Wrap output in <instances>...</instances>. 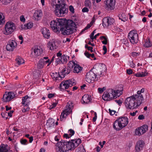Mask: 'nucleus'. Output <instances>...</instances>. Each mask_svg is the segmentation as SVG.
Returning <instances> with one entry per match:
<instances>
[{"label":"nucleus","instance_id":"680f3d73","mask_svg":"<svg viewBox=\"0 0 152 152\" xmlns=\"http://www.w3.org/2000/svg\"><path fill=\"white\" fill-rule=\"evenodd\" d=\"M144 88H142L140 91H138L137 92V94H141L142 93H143L144 92Z\"/></svg>","mask_w":152,"mask_h":152},{"label":"nucleus","instance_id":"6e6552de","mask_svg":"<svg viewBox=\"0 0 152 152\" xmlns=\"http://www.w3.org/2000/svg\"><path fill=\"white\" fill-rule=\"evenodd\" d=\"M42 51V49L39 46H35L31 49V56L36 58L40 55Z\"/></svg>","mask_w":152,"mask_h":152},{"label":"nucleus","instance_id":"6e6d98bb","mask_svg":"<svg viewBox=\"0 0 152 152\" xmlns=\"http://www.w3.org/2000/svg\"><path fill=\"white\" fill-rule=\"evenodd\" d=\"M134 75L137 77H142L144 75H141V73H138L135 74Z\"/></svg>","mask_w":152,"mask_h":152},{"label":"nucleus","instance_id":"e2e57ef3","mask_svg":"<svg viewBox=\"0 0 152 152\" xmlns=\"http://www.w3.org/2000/svg\"><path fill=\"white\" fill-rule=\"evenodd\" d=\"M138 118L140 120H142L145 118V116L143 115H140L138 116Z\"/></svg>","mask_w":152,"mask_h":152},{"label":"nucleus","instance_id":"c9c22d12","mask_svg":"<svg viewBox=\"0 0 152 152\" xmlns=\"http://www.w3.org/2000/svg\"><path fill=\"white\" fill-rule=\"evenodd\" d=\"M40 71L39 70H38L37 72L34 71L33 75L35 79H37L39 78L40 75Z\"/></svg>","mask_w":152,"mask_h":152},{"label":"nucleus","instance_id":"c85d7f7f","mask_svg":"<svg viewBox=\"0 0 152 152\" xmlns=\"http://www.w3.org/2000/svg\"><path fill=\"white\" fill-rule=\"evenodd\" d=\"M9 150L6 146L4 144H1L0 146V152H8Z\"/></svg>","mask_w":152,"mask_h":152},{"label":"nucleus","instance_id":"4be33fe9","mask_svg":"<svg viewBox=\"0 0 152 152\" xmlns=\"http://www.w3.org/2000/svg\"><path fill=\"white\" fill-rule=\"evenodd\" d=\"M82 99L84 103L88 104L91 100V96L88 94L85 95L82 97Z\"/></svg>","mask_w":152,"mask_h":152},{"label":"nucleus","instance_id":"1a4fd4ad","mask_svg":"<svg viewBox=\"0 0 152 152\" xmlns=\"http://www.w3.org/2000/svg\"><path fill=\"white\" fill-rule=\"evenodd\" d=\"M15 96L16 94L13 92H6L3 96L2 100L4 102H7L11 100Z\"/></svg>","mask_w":152,"mask_h":152},{"label":"nucleus","instance_id":"c03bdc74","mask_svg":"<svg viewBox=\"0 0 152 152\" xmlns=\"http://www.w3.org/2000/svg\"><path fill=\"white\" fill-rule=\"evenodd\" d=\"M66 106L72 109L73 107V103L71 102H68L67 103Z\"/></svg>","mask_w":152,"mask_h":152},{"label":"nucleus","instance_id":"3c124183","mask_svg":"<svg viewBox=\"0 0 152 152\" xmlns=\"http://www.w3.org/2000/svg\"><path fill=\"white\" fill-rule=\"evenodd\" d=\"M85 4L86 6H89L91 4L89 0H86Z\"/></svg>","mask_w":152,"mask_h":152},{"label":"nucleus","instance_id":"7c9ffc66","mask_svg":"<svg viewBox=\"0 0 152 152\" xmlns=\"http://www.w3.org/2000/svg\"><path fill=\"white\" fill-rule=\"evenodd\" d=\"M42 15V13L40 10L36 11L34 14V16L35 18H37V20H38V18L40 17Z\"/></svg>","mask_w":152,"mask_h":152},{"label":"nucleus","instance_id":"13d9d810","mask_svg":"<svg viewBox=\"0 0 152 152\" xmlns=\"http://www.w3.org/2000/svg\"><path fill=\"white\" fill-rule=\"evenodd\" d=\"M72 109L70 108L69 107V108L68 107L66 106L65 110L70 113L72 112Z\"/></svg>","mask_w":152,"mask_h":152},{"label":"nucleus","instance_id":"f257e3e1","mask_svg":"<svg viewBox=\"0 0 152 152\" xmlns=\"http://www.w3.org/2000/svg\"><path fill=\"white\" fill-rule=\"evenodd\" d=\"M51 27L54 32L59 33L61 31L64 35H69L73 33L76 30V25L72 20L57 18L50 23Z\"/></svg>","mask_w":152,"mask_h":152},{"label":"nucleus","instance_id":"473e14b6","mask_svg":"<svg viewBox=\"0 0 152 152\" xmlns=\"http://www.w3.org/2000/svg\"><path fill=\"white\" fill-rule=\"evenodd\" d=\"M44 65L43 59H41L39 61L38 64V68L39 69H42L43 68Z\"/></svg>","mask_w":152,"mask_h":152},{"label":"nucleus","instance_id":"ea45409f","mask_svg":"<svg viewBox=\"0 0 152 152\" xmlns=\"http://www.w3.org/2000/svg\"><path fill=\"white\" fill-rule=\"evenodd\" d=\"M61 62H66V58L65 56L64 55H63L61 56Z\"/></svg>","mask_w":152,"mask_h":152},{"label":"nucleus","instance_id":"4d7b16f0","mask_svg":"<svg viewBox=\"0 0 152 152\" xmlns=\"http://www.w3.org/2000/svg\"><path fill=\"white\" fill-rule=\"evenodd\" d=\"M103 50L104 51V53H103V55H105L107 53V48L106 46L104 45L103 46Z\"/></svg>","mask_w":152,"mask_h":152},{"label":"nucleus","instance_id":"f3484780","mask_svg":"<svg viewBox=\"0 0 152 152\" xmlns=\"http://www.w3.org/2000/svg\"><path fill=\"white\" fill-rule=\"evenodd\" d=\"M148 126L144 125L136 129L135 134L138 136L143 134L148 130Z\"/></svg>","mask_w":152,"mask_h":152},{"label":"nucleus","instance_id":"cd10ccee","mask_svg":"<svg viewBox=\"0 0 152 152\" xmlns=\"http://www.w3.org/2000/svg\"><path fill=\"white\" fill-rule=\"evenodd\" d=\"M118 17L119 19L124 22L126 21L128 19L127 17H126L125 14L124 13L119 15Z\"/></svg>","mask_w":152,"mask_h":152},{"label":"nucleus","instance_id":"393cba45","mask_svg":"<svg viewBox=\"0 0 152 152\" xmlns=\"http://www.w3.org/2000/svg\"><path fill=\"white\" fill-rule=\"evenodd\" d=\"M82 69L83 68L80 66L79 65L77 64L74 68L73 72L74 73H78L80 72Z\"/></svg>","mask_w":152,"mask_h":152},{"label":"nucleus","instance_id":"dca6fc26","mask_svg":"<svg viewBox=\"0 0 152 152\" xmlns=\"http://www.w3.org/2000/svg\"><path fill=\"white\" fill-rule=\"evenodd\" d=\"M132 96L136 103L139 106L142 102L143 100V96L142 94H137Z\"/></svg>","mask_w":152,"mask_h":152},{"label":"nucleus","instance_id":"052dcab7","mask_svg":"<svg viewBox=\"0 0 152 152\" xmlns=\"http://www.w3.org/2000/svg\"><path fill=\"white\" fill-rule=\"evenodd\" d=\"M109 112L110 115H114L116 112L114 110H111L110 109H109Z\"/></svg>","mask_w":152,"mask_h":152},{"label":"nucleus","instance_id":"a211bd4d","mask_svg":"<svg viewBox=\"0 0 152 152\" xmlns=\"http://www.w3.org/2000/svg\"><path fill=\"white\" fill-rule=\"evenodd\" d=\"M71 71V69L70 68H69L68 67L65 68H64L60 72H59L58 77H60L61 78L64 77V75L69 74Z\"/></svg>","mask_w":152,"mask_h":152},{"label":"nucleus","instance_id":"69168bd1","mask_svg":"<svg viewBox=\"0 0 152 152\" xmlns=\"http://www.w3.org/2000/svg\"><path fill=\"white\" fill-rule=\"evenodd\" d=\"M13 110H10L9 113H7L8 115L10 117H11L12 115V113H13Z\"/></svg>","mask_w":152,"mask_h":152},{"label":"nucleus","instance_id":"49530a36","mask_svg":"<svg viewBox=\"0 0 152 152\" xmlns=\"http://www.w3.org/2000/svg\"><path fill=\"white\" fill-rule=\"evenodd\" d=\"M129 65L131 68H134V64L133 63L132 61H129Z\"/></svg>","mask_w":152,"mask_h":152},{"label":"nucleus","instance_id":"864d4df0","mask_svg":"<svg viewBox=\"0 0 152 152\" xmlns=\"http://www.w3.org/2000/svg\"><path fill=\"white\" fill-rule=\"evenodd\" d=\"M69 10L72 13H74V9L73 7L70 5L69 7Z\"/></svg>","mask_w":152,"mask_h":152},{"label":"nucleus","instance_id":"412c9836","mask_svg":"<svg viewBox=\"0 0 152 152\" xmlns=\"http://www.w3.org/2000/svg\"><path fill=\"white\" fill-rule=\"evenodd\" d=\"M41 31L45 38L47 39L49 38L50 36V33L48 28L45 27L41 29Z\"/></svg>","mask_w":152,"mask_h":152},{"label":"nucleus","instance_id":"2eb2a0df","mask_svg":"<svg viewBox=\"0 0 152 152\" xmlns=\"http://www.w3.org/2000/svg\"><path fill=\"white\" fill-rule=\"evenodd\" d=\"M74 82H72V80H69L61 82L60 84V87L61 88L67 89L69 87H72Z\"/></svg>","mask_w":152,"mask_h":152},{"label":"nucleus","instance_id":"58836bf2","mask_svg":"<svg viewBox=\"0 0 152 152\" xmlns=\"http://www.w3.org/2000/svg\"><path fill=\"white\" fill-rule=\"evenodd\" d=\"M152 45V44L151 42L149 39L148 40H146V42L145 41V43L144 44L145 46L146 47H151Z\"/></svg>","mask_w":152,"mask_h":152},{"label":"nucleus","instance_id":"5701e85b","mask_svg":"<svg viewBox=\"0 0 152 152\" xmlns=\"http://www.w3.org/2000/svg\"><path fill=\"white\" fill-rule=\"evenodd\" d=\"M48 47L51 50L56 49L57 47L55 45L54 41L49 42L48 44Z\"/></svg>","mask_w":152,"mask_h":152},{"label":"nucleus","instance_id":"bb28decb","mask_svg":"<svg viewBox=\"0 0 152 152\" xmlns=\"http://www.w3.org/2000/svg\"><path fill=\"white\" fill-rule=\"evenodd\" d=\"M108 93H109L110 98H111L112 100L116 98V97L115 94V91H114V90L112 89H110L108 90Z\"/></svg>","mask_w":152,"mask_h":152},{"label":"nucleus","instance_id":"9b49d317","mask_svg":"<svg viewBox=\"0 0 152 152\" xmlns=\"http://www.w3.org/2000/svg\"><path fill=\"white\" fill-rule=\"evenodd\" d=\"M128 37L132 43L135 44L138 42V35L137 33H134L133 31H130L129 33Z\"/></svg>","mask_w":152,"mask_h":152},{"label":"nucleus","instance_id":"e433bc0d","mask_svg":"<svg viewBox=\"0 0 152 152\" xmlns=\"http://www.w3.org/2000/svg\"><path fill=\"white\" fill-rule=\"evenodd\" d=\"M101 40H102V42L104 44L106 45L107 42V39L104 36H102L100 37Z\"/></svg>","mask_w":152,"mask_h":152},{"label":"nucleus","instance_id":"09e8293b","mask_svg":"<svg viewBox=\"0 0 152 152\" xmlns=\"http://www.w3.org/2000/svg\"><path fill=\"white\" fill-rule=\"evenodd\" d=\"M20 142L22 144L26 145L27 142V140L26 139H21Z\"/></svg>","mask_w":152,"mask_h":152},{"label":"nucleus","instance_id":"9d476101","mask_svg":"<svg viewBox=\"0 0 152 152\" xmlns=\"http://www.w3.org/2000/svg\"><path fill=\"white\" fill-rule=\"evenodd\" d=\"M30 99V97L27 96L22 97V104L24 106L22 110L23 112H25L29 110V108L28 107V105L31 102Z\"/></svg>","mask_w":152,"mask_h":152},{"label":"nucleus","instance_id":"338daca9","mask_svg":"<svg viewBox=\"0 0 152 152\" xmlns=\"http://www.w3.org/2000/svg\"><path fill=\"white\" fill-rule=\"evenodd\" d=\"M148 74V73L146 72L145 71H144V72H142L141 73V75H144L143 77L147 76Z\"/></svg>","mask_w":152,"mask_h":152},{"label":"nucleus","instance_id":"bf43d9fd","mask_svg":"<svg viewBox=\"0 0 152 152\" xmlns=\"http://www.w3.org/2000/svg\"><path fill=\"white\" fill-rule=\"evenodd\" d=\"M58 103V102H57L53 103L52 105L50 107V108H53L54 107H55L57 104Z\"/></svg>","mask_w":152,"mask_h":152},{"label":"nucleus","instance_id":"37998d69","mask_svg":"<svg viewBox=\"0 0 152 152\" xmlns=\"http://www.w3.org/2000/svg\"><path fill=\"white\" fill-rule=\"evenodd\" d=\"M68 132L69 133V135H70V137L73 135L75 133L74 131L72 129H69Z\"/></svg>","mask_w":152,"mask_h":152},{"label":"nucleus","instance_id":"4c0bfd02","mask_svg":"<svg viewBox=\"0 0 152 152\" xmlns=\"http://www.w3.org/2000/svg\"><path fill=\"white\" fill-rule=\"evenodd\" d=\"M122 90L123 89L121 90H114V91H115V96H120L122 94Z\"/></svg>","mask_w":152,"mask_h":152},{"label":"nucleus","instance_id":"f03ea898","mask_svg":"<svg viewBox=\"0 0 152 152\" xmlns=\"http://www.w3.org/2000/svg\"><path fill=\"white\" fill-rule=\"evenodd\" d=\"M81 143V140L80 138L71 140L70 141L67 142L61 140L57 143L56 149L60 152H66L75 149Z\"/></svg>","mask_w":152,"mask_h":152},{"label":"nucleus","instance_id":"5fc2aeb1","mask_svg":"<svg viewBox=\"0 0 152 152\" xmlns=\"http://www.w3.org/2000/svg\"><path fill=\"white\" fill-rule=\"evenodd\" d=\"M20 21L23 22H24L26 20L23 15H21L20 16Z\"/></svg>","mask_w":152,"mask_h":152},{"label":"nucleus","instance_id":"774afa93","mask_svg":"<svg viewBox=\"0 0 152 152\" xmlns=\"http://www.w3.org/2000/svg\"><path fill=\"white\" fill-rule=\"evenodd\" d=\"M88 9L87 7H84L82 10V11L83 12H88Z\"/></svg>","mask_w":152,"mask_h":152},{"label":"nucleus","instance_id":"72a5a7b5","mask_svg":"<svg viewBox=\"0 0 152 152\" xmlns=\"http://www.w3.org/2000/svg\"><path fill=\"white\" fill-rule=\"evenodd\" d=\"M77 64L74 62L73 61H71L69 62L68 64L67 67L70 68V69H72L74 66H75V65Z\"/></svg>","mask_w":152,"mask_h":152},{"label":"nucleus","instance_id":"2f4dec72","mask_svg":"<svg viewBox=\"0 0 152 152\" xmlns=\"http://www.w3.org/2000/svg\"><path fill=\"white\" fill-rule=\"evenodd\" d=\"M16 61L19 65L24 63V60L20 57H18L16 58Z\"/></svg>","mask_w":152,"mask_h":152},{"label":"nucleus","instance_id":"a878e982","mask_svg":"<svg viewBox=\"0 0 152 152\" xmlns=\"http://www.w3.org/2000/svg\"><path fill=\"white\" fill-rule=\"evenodd\" d=\"M46 125L49 127H50L55 125L54 120L50 118L46 124Z\"/></svg>","mask_w":152,"mask_h":152},{"label":"nucleus","instance_id":"423d86ee","mask_svg":"<svg viewBox=\"0 0 152 152\" xmlns=\"http://www.w3.org/2000/svg\"><path fill=\"white\" fill-rule=\"evenodd\" d=\"M124 103L126 107L128 109L132 110L139 107L132 96L126 98Z\"/></svg>","mask_w":152,"mask_h":152},{"label":"nucleus","instance_id":"603ef678","mask_svg":"<svg viewBox=\"0 0 152 152\" xmlns=\"http://www.w3.org/2000/svg\"><path fill=\"white\" fill-rule=\"evenodd\" d=\"M126 73L129 75H130L132 73L133 71L132 69H128L126 70Z\"/></svg>","mask_w":152,"mask_h":152},{"label":"nucleus","instance_id":"7ed1b4c3","mask_svg":"<svg viewBox=\"0 0 152 152\" xmlns=\"http://www.w3.org/2000/svg\"><path fill=\"white\" fill-rule=\"evenodd\" d=\"M51 5L55 7V14L58 17L63 16L68 11L66 8L65 2L64 0H52Z\"/></svg>","mask_w":152,"mask_h":152},{"label":"nucleus","instance_id":"79ce46f5","mask_svg":"<svg viewBox=\"0 0 152 152\" xmlns=\"http://www.w3.org/2000/svg\"><path fill=\"white\" fill-rule=\"evenodd\" d=\"M85 48H87L88 50H90V51L91 53H92L93 52V48L92 47H89L88 46V45L87 44H86L85 46Z\"/></svg>","mask_w":152,"mask_h":152},{"label":"nucleus","instance_id":"20e7f679","mask_svg":"<svg viewBox=\"0 0 152 152\" xmlns=\"http://www.w3.org/2000/svg\"><path fill=\"white\" fill-rule=\"evenodd\" d=\"M128 123V118L127 117H119L114 122L113 127L116 130L119 131L126 126Z\"/></svg>","mask_w":152,"mask_h":152},{"label":"nucleus","instance_id":"0e129e2a","mask_svg":"<svg viewBox=\"0 0 152 152\" xmlns=\"http://www.w3.org/2000/svg\"><path fill=\"white\" fill-rule=\"evenodd\" d=\"M85 55L88 58H89L90 57L91 54L87 52H85L84 53Z\"/></svg>","mask_w":152,"mask_h":152},{"label":"nucleus","instance_id":"a18cd8bd","mask_svg":"<svg viewBox=\"0 0 152 152\" xmlns=\"http://www.w3.org/2000/svg\"><path fill=\"white\" fill-rule=\"evenodd\" d=\"M7 112H4L3 113H1V115L2 116V117H3V118H5L6 119H7Z\"/></svg>","mask_w":152,"mask_h":152},{"label":"nucleus","instance_id":"aec40b11","mask_svg":"<svg viewBox=\"0 0 152 152\" xmlns=\"http://www.w3.org/2000/svg\"><path fill=\"white\" fill-rule=\"evenodd\" d=\"M144 144L143 141L139 140L137 142L135 147V150L136 152H138L140 151L142 149Z\"/></svg>","mask_w":152,"mask_h":152},{"label":"nucleus","instance_id":"39448f33","mask_svg":"<svg viewBox=\"0 0 152 152\" xmlns=\"http://www.w3.org/2000/svg\"><path fill=\"white\" fill-rule=\"evenodd\" d=\"M94 73L98 77H100L101 75L106 70V66L103 64L98 63L95 64L92 69Z\"/></svg>","mask_w":152,"mask_h":152},{"label":"nucleus","instance_id":"de8ad7c7","mask_svg":"<svg viewBox=\"0 0 152 152\" xmlns=\"http://www.w3.org/2000/svg\"><path fill=\"white\" fill-rule=\"evenodd\" d=\"M139 53L136 52H133L131 53V55L133 57H134L138 56L139 54Z\"/></svg>","mask_w":152,"mask_h":152},{"label":"nucleus","instance_id":"b1692460","mask_svg":"<svg viewBox=\"0 0 152 152\" xmlns=\"http://www.w3.org/2000/svg\"><path fill=\"white\" fill-rule=\"evenodd\" d=\"M103 99L105 101H110L112 99L110 98L109 93L108 92H105L102 96Z\"/></svg>","mask_w":152,"mask_h":152},{"label":"nucleus","instance_id":"f8f14e48","mask_svg":"<svg viewBox=\"0 0 152 152\" xmlns=\"http://www.w3.org/2000/svg\"><path fill=\"white\" fill-rule=\"evenodd\" d=\"M115 0H106L104 2L105 8L107 10H112L115 7Z\"/></svg>","mask_w":152,"mask_h":152},{"label":"nucleus","instance_id":"4468645a","mask_svg":"<svg viewBox=\"0 0 152 152\" xmlns=\"http://www.w3.org/2000/svg\"><path fill=\"white\" fill-rule=\"evenodd\" d=\"M115 22L113 18L110 17H105L102 20V25L105 28H107L108 26L111 25Z\"/></svg>","mask_w":152,"mask_h":152},{"label":"nucleus","instance_id":"8fccbe9b","mask_svg":"<svg viewBox=\"0 0 152 152\" xmlns=\"http://www.w3.org/2000/svg\"><path fill=\"white\" fill-rule=\"evenodd\" d=\"M65 115L64 113V112H62L61 115L60 116V119L61 121H62L63 120V118H65L66 117V116H65Z\"/></svg>","mask_w":152,"mask_h":152},{"label":"nucleus","instance_id":"f704fd0d","mask_svg":"<svg viewBox=\"0 0 152 152\" xmlns=\"http://www.w3.org/2000/svg\"><path fill=\"white\" fill-rule=\"evenodd\" d=\"M4 23V18L3 14L1 12H0V25Z\"/></svg>","mask_w":152,"mask_h":152},{"label":"nucleus","instance_id":"6ab92c4d","mask_svg":"<svg viewBox=\"0 0 152 152\" xmlns=\"http://www.w3.org/2000/svg\"><path fill=\"white\" fill-rule=\"evenodd\" d=\"M17 43L13 40L9 42L8 44L6 46V49L8 51H12L17 47Z\"/></svg>","mask_w":152,"mask_h":152},{"label":"nucleus","instance_id":"ddd939ff","mask_svg":"<svg viewBox=\"0 0 152 152\" xmlns=\"http://www.w3.org/2000/svg\"><path fill=\"white\" fill-rule=\"evenodd\" d=\"M92 70H90L89 72L87 73L86 75V80L88 83H90L92 82L96 77L97 76L94 73L93 71H92Z\"/></svg>","mask_w":152,"mask_h":152},{"label":"nucleus","instance_id":"c756f323","mask_svg":"<svg viewBox=\"0 0 152 152\" xmlns=\"http://www.w3.org/2000/svg\"><path fill=\"white\" fill-rule=\"evenodd\" d=\"M33 26V23L31 22H29L24 25V27L22 28L23 29H30Z\"/></svg>","mask_w":152,"mask_h":152},{"label":"nucleus","instance_id":"0eeeda50","mask_svg":"<svg viewBox=\"0 0 152 152\" xmlns=\"http://www.w3.org/2000/svg\"><path fill=\"white\" fill-rule=\"evenodd\" d=\"M15 29V25L13 23L7 22L5 25L3 34L7 35H9L13 32Z\"/></svg>","mask_w":152,"mask_h":152},{"label":"nucleus","instance_id":"a19ab883","mask_svg":"<svg viewBox=\"0 0 152 152\" xmlns=\"http://www.w3.org/2000/svg\"><path fill=\"white\" fill-rule=\"evenodd\" d=\"M92 25H90L89 24H88L87 26L84 29H83L80 32V34H82L86 30L88 29Z\"/></svg>","mask_w":152,"mask_h":152}]
</instances>
